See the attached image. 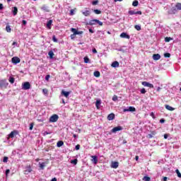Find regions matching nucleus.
Segmentation results:
<instances>
[{
	"label": "nucleus",
	"instance_id": "11",
	"mask_svg": "<svg viewBox=\"0 0 181 181\" xmlns=\"http://www.w3.org/2000/svg\"><path fill=\"white\" fill-rule=\"evenodd\" d=\"M32 172V168L30 165H28L25 168V170H24V175H29Z\"/></svg>",
	"mask_w": 181,
	"mask_h": 181
},
{
	"label": "nucleus",
	"instance_id": "52",
	"mask_svg": "<svg viewBox=\"0 0 181 181\" xmlns=\"http://www.w3.org/2000/svg\"><path fill=\"white\" fill-rule=\"evenodd\" d=\"M49 78H50V75H47L45 76V80H47V81H49Z\"/></svg>",
	"mask_w": 181,
	"mask_h": 181
},
{
	"label": "nucleus",
	"instance_id": "44",
	"mask_svg": "<svg viewBox=\"0 0 181 181\" xmlns=\"http://www.w3.org/2000/svg\"><path fill=\"white\" fill-rule=\"evenodd\" d=\"M98 0L93 1L92 2V5L95 6V5H98Z\"/></svg>",
	"mask_w": 181,
	"mask_h": 181
},
{
	"label": "nucleus",
	"instance_id": "58",
	"mask_svg": "<svg viewBox=\"0 0 181 181\" xmlns=\"http://www.w3.org/2000/svg\"><path fill=\"white\" fill-rule=\"evenodd\" d=\"M168 136H169V135L168 134H164V139H168Z\"/></svg>",
	"mask_w": 181,
	"mask_h": 181
},
{
	"label": "nucleus",
	"instance_id": "45",
	"mask_svg": "<svg viewBox=\"0 0 181 181\" xmlns=\"http://www.w3.org/2000/svg\"><path fill=\"white\" fill-rule=\"evenodd\" d=\"M164 57H170V53H165L164 54Z\"/></svg>",
	"mask_w": 181,
	"mask_h": 181
},
{
	"label": "nucleus",
	"instance_id": "5",
	"mask_svg": "<svg viewBox=\"0 0 181 181\" xmlns=\"http://www.w3.org/2000/svg\"><path fill=\"white\" fill-rule=\"evenodd\" d=\"M11 62L14 64H18V63H21V59H19L18 57H14L11 59Z\"/></svg>",
	"mask_w": 181,
	"mask_h": 181
},
{
	"label": "nucleus",
	"instance_id": "4",
	"mask_svg": "<svg viewBox=\"0 0 181 181\" xmlns=\"http://www.w3.org/2000/svg\"><path fill=\"white\" fill-rule=\"evenodd\" d=\"M22 89L23 90H29V89H30V83L25 82L24 83H23Z\"/></svg>",
	"mask_w": 181,
	"mask_h": 181
},
{
	"label": "nucleus",
	"instance_id": "47",
	"mask_svg": "<svg viewBox=\"0 0 181 181\" xmlns=\"http://www.w3.org/2000/svg\"><path fill=\"white\" fill-rule=\"evenodd\" d=\"M33 125H35V124L30 123V131H32V129H33Z\"/></svg>",
	"mask_w": 181,
	"mask_h": 181
},
{
	"label": "nucleus",
	"instance_id": "31",
	"mask_svg": "<svg viewBox=\"0 0 181 181\" xmlns=\"http://www.w3.org/2000/svg\"><path fill=\"white\" fill-rule=\"evenodd\" d=\"M8 81H9V83H11V84H13V83H15V78L10 77Z\"/></svg>",
	"mask_w": 181,
	"mask_h": 181
},
{
	"label": "nucleus",
	"instance_id": "59",
	"mask_svg": "<svg viewBox=\"0 0 181 181\" xmlns=\"http://www.w3.org/2000/svg\"><path fill=\"white\" fill-rule=\"evenodd\" d=\"M22 23H23V25H26L27 22H26V21L23 20Z\"/></svg>",
	"mask_w": 181,
	"mask_h": 181
},
{
	"label": "nucleus",
	"instance_id": "64",
	"mask_svg": "<svg viewBox=\"0 0 181 181\" xmlns=\"http://www.w3.org/2000/svg\"><path fill=\"white\" fill-rule=\"evenodd\" d=\"M139 156H136V157H135V160H139Z\"/></svg>",
	"mask_w": 181,
	"mask_h": 181
},
{
	"label": "nucleus",
	"instance_id": "38",
	"mask_svg": "<svg viewBox=\"0 0 181 181\" xmlns=\"http://www.w3.org/2000/svg\"><path fill=\"white\" fill-rule=\"evenodd\" d=\"M143 180H144V181H151V177H149L148 176H144L143 177Z\"/></svg>",
	"mask_w": 181,
	"mask_h": 181
},
{
	"label": "nucleus",
	"instance_id": "57",
	"mask_svg": "<svg viewBox=\"0 0 181 181\" xmlns=\"http://www.w3.org/2000/svg\"><path fill=\"white\" fill-rule=\"evenodd\" d=\"M4 9V4H0V10Z\"/></svg>",
	"mask_w": 181,
	"mask_h": 181
},
{
	"label": "nucleus",
	"instance_id": "36",
	"mask_svg": "<svg viewBox=\"0 0 181 181\" xmlns=\"http://www.w3.org/2000/svg\"><path fill=\"white\" fill-rule=\"evenodd\" d=\"M94 13H95L96 15H100L101 13V11L98 10V9H95L93 10Z\"/></svg>",
	"mask_w": 181,
	"mask_h": 181
},
{
	"label": "nucleus",
	"instance_id": "9",
	"mask_svg": "<svg viewBox=\"0 0 181 181\" xmlns=\"http://www.w3.org/2000/svg\"><path fill=\"white\" fill-rule=\"evenodd\" d=\"M120 37H122V39H131V36L127 34V33H122L120 34Z\"/></svg>",
	"mask_w": 181,
	"mask_h": 181
},
{
	"label": "nucleus",
	"instance_id": "46",
	"mask_svg": "<svg viewBox=\"0 0 181 181\" xmlns=\"http://www.w3.org/2000/svg\"><path fill=\"white\" fill-rule=\"evenodd\" d=\"M117 100H118V97L117 95H114L112 97V101H117Z\"/></svg>",
	"mask_w": 181,
	"mask_h": 181
},
{
	"label": "nucleus",
	"instance_id": "25",
	"mask_svg": "<svg viewBox=\"0 0 181 181\" xmlns=\"http://www.w3.org/2000/svg\"><path fill=\"white\" fill-rule=\"evenodd\" d=\"M13 14L14 16H16V15H18V7H13Z\"/></svg>",
	"mask_w": 181,
	"mask_h": 181
},
{
	"label": "nucleus",
	"instance_id": "51",
	"mask_svg": "<svg viewBox=\"0 0 181 181\" xmlns=\"http://www.w3.org/2000/svg\"><path fill=\"white\" fill-rule=\"evenodd\" d=\"M70 15H71V16H73V15H74V9H71Z\"/></svg>",
	"mask_w": 181,
	"mask_h": 181
},
{
	"label": "nucleus",
	"instance_id": "42",
	"mask_svg": "<svg viewBox=\"0 0 181 181\" xmlns=\"http://www.w3.org/2000/svg\"><path fill=\"white\" fill-rule=\"evenodd\" d=\"M42 93L44 94H48L49 90L47 88H44V89H42Z\"/></svg>",
	"mask_w": 181,
	"mask_h": 181
},
{
	"label": "nucleus",
	"instance_id": "37",
	"mask_svg": "<svg viewBox=\"0 0 181 181\" xmlns=\"http://www.w3.org/2000/svg\"><path fill=\"white\" fill-rule=\"evenodd\" d=\"M6 32H8V33H11V26L6 25Z\"/></svg>",
	"mask_w": 181,
	"mask_h": 181
},
{
	"label": "nucleus",
	"instance_id": "54",
	"mask_svg": "<svg viewBox=\"0 0 181 181\" xmlns=\"http://www.w3.org/2000/svg\"><path fill=\"white\" fill-rule=\"evenodd\" d=\"M76 35H83V31H77Z\"/></svg>",
	"mask_w": 181,
	"mask_h": 181
},
{
	"label": "nucleus",
	"instance_id": "43",
	"mask_svg": "<svg viewBox=\"0 0 181 181\" xmlns=\"http://www.w3.org/2000/svg\"><path fill=\"white\" fill-rule=\"evenodd\" d=\"M175 172H176V173L177 175V177H181V173H180V172L177 169L175 170Z\"/></svg>",
	"mask_w": 181,
	"mask_h": 181
},
{
	"label": "nucleus",
	"instance_id": "14",
	"mask_svg": "<svg viewBox=\"0 0 181 181\" xmlns=\"http://www.w3.org/2000/svg\"><path fill=\"white\" fill-rule=\"evenodd\" d=\"M62 95H64V97H66V98H69V96L70 95V92L65 91L64 90H62L61 92Z\"/></svg>",
	"mask_w": 181,
	"mask_h": 181
},
{
	"label": "nucleus",
	"instance_id": "12",
	"mask_svg": "<svg viewBox=\"0 0 181 181\" xmlns=\"http://www.w3.org/2000/svg\"><path fill=\"white\" fill-rule=\"evenodd\" d=\"M155 135H156V131H151V134H148V135L146 136V138H147L148 139H152V137H153V136H155Z\"/></svg>",
	"mask_w": 181,
	"mask_h": 181
},
{
	"label": "nucleus",
	"instance_id": "55",
	"mask_svg": "<svg viewBox=\"0 0 181 181\" xmlns=\"http://www.w3.org/2000/svg\"><path fill=\"white\" fill-rule=\"evenodd\" d=\"M49 132H44V136H46V135H49Z\"/></svg>",
	"mask_w": 181,
	"mask_h": 181
},
{
	"label": "nucleus",
	"instance_id": "62",
	"mask_svg": "<svg viewBox=\"0 0 181 181\" xmlns=\"http://www.w3.org/2000/svg\"><path fill=\"white\" fill-rule=\"evenodd\" d=\"M89 32L90 33H94V30H93V29L91 28L89 29Z\"/></svg>",
	"mask_w": 181,
	"mask_h": 181
},
{
	"label": "nucleus",
	"instance_id": "60",
	"mask_svg": "<svg viewBox=\"0 0 181 181\" xmlns=\"http://www.w3.org/2000/svg\"><path fill=\"white\" fill-rule=\"evenodd\" d=\"M93 53H94V54L97 53V49L95 48H94L93 49Z\"/></svg>",
	"mask_w": 181,
	"mask_h": 181
},
{
	"label": "nucleus",
	"instance_id": "17",
	"mask_svg": "<svg viewBox=\"0 0 181 181\" xmlns=\"http://www.w3.org/2000/svg\"><path fill=\"white\" fill-rule=\"evenodd\" d=\"M153 60H160V54H153Z\"/></svg>",
	"mask_w": 181,
	"mask_h": 181
},
{
	"label": "nucleus",
	"instance_id": "20",
	"mask_svg": "<svg viewBox=\"0 0 181 181\" xmlns=\"http://www.w3.org/2000/svg\"><path fill=\"white\" fill-rule=\"evenodd\" d=\"M97 110H100V105H101V100H97L95 103Z\"/></svg>",
	"mask_w": 181,
	"mask_h": 181
},
{
	"label": "nucleus",
	"instance_id": "13",
	"mask_svg": "<svg viewBox=\"0 0 181 181\" xmlns=\"http://www.w3.org/2000/svg\"><path fill=\"white\" fill-rule=\"evenodd\" d=\"M130 15H142V11H129Z\"/></svg>",
	"mask_w": 181,
	"mask_h": 181
},
{
	"label": "nucleus",
	"instance_id": "1",
	"mask_svg": "<svg viewBox=\"0 0 181 181\" xmlns=\"http://www.w3.org/2000/svg\"><path fill=\"white\" fill-rule=\"evenodd\" d=\"M97 23L98 25H99V26H103V22L97 19L90 20L88 23H87V25H89L90 26H93L94 25H97Z\"/></svg>",
	"mask_w": 181,
	"mask_h": 181
},
{
	"label": "nucleus",
	"instance_id": "2",
	"mask_svg": "<svg viewBox=\"0 0 181 181\" xmlns=\"http://www.w3.org/2000/svg\"><path fill=\"white\" fill-rule=\"evenodd\" d=\"M59 121V115H53L49 117V122H57Z\"/></svg>",
	"mask_w": 181,
	"mask_h": 181
},
{
	"label": "nucleus",
	"instance_id": "61",
	"mask_svg": "<svg viewBox=\"0 0 181 181\" xmlns=\"http://www.w3.org/2000/svg\"><path fill=\"white\" fill-rule=\"evenodd\" d=\"M151 117H152L153 118H155V114H153V112L151 113Z\"/></svg>",
	"mask_w": 181,
	"mask_h": 181
},
{
	"label": "nucleus",
	"instance_id": "26",
	"mask_svg": "<svg viewBox=\"0 0 181 181\" xmlns=\"http://www.w3.org/2000/svg\"><path fill=\"white\" fill-rule=\"evenodd\" d=\"M63 145H64V142H63V141H59L57 144L58 148H60V146H63Z\"/></svg>",
	"mask_w": 181,
	"mask_h": 181
},
{
	"label": "nucleus",
	"instance_id": "49",
	"mask_svg": "<svg viewBox=\"0 0 181 181\" xmlns=\"http://www.w3.org/2000/svg\"><path fill=\"white\" fill-rule=\"evenodd\" d=\"M10 172H11V170H10L9 169H7V170H6V177H8V175H9Z\"/></svg>",
	"mask_w": 181,
	"mask_h": 181
},
{
	"label": "nucleus",
	"instance_id": "50",
	"mask_svg": "<svg viewBox=\"0 0 181 181\" xmlns=\"http://www.w3.org/2000/svg\"><path fill=\"white\" fill-rule=\"evenodd\" d=\"M52 40H53V42H57V38H56V36L53 35Z\"/></svg>",
	"mask_w": 181,
	"mask_h": 181
},
{
	"label": "nucleus",
	"instance_id": "34",
	"mask_svg": "<svg viewBox=\"0 0 181 181\" xmlns=\"http://www.w3.org/2000/svg\"><path fill=\"white\" fill-rule=\"evenodd\" d=\"M84 60V63H90V58H88V57H85L83 58Z\"/></svg>",
	"mask_w": 181,
	"mask_h": 181
},
{
	"label": "nucleus",
	"instance_id": "27",
	"mask_svg": "<svg viewBox=\"0 0 181 181\" xmlns=\"http://www.w3.org/2000/svg\"><path fill=\"white\" fill-rule=\"evenodd\" d=\"M129 111L130 112H135L136 111V109L132 106L129 107Z\"/></svg>",
	"mask_w": 181,
	"mask_h": 181
},
{
	"label": "nucleus",
	"instance_id": "28",
	"mask_svg": "<svg viewBox=\"0 0 181 181\" xmlns=\"http://www.w3.org/2000/svg\"><path fill=\"white\" fill-rule=\"evenodd\" d=\"M93 75H94L95 77H100V76H101V74L100 73V71H95L93 73Z\"/></svg>",
	"mask_w": 181,
	"mask_h": 181
},
{
	"label": "nucleus",
	"instance_id": "35",
	"mask_svg": "<svg viewBox=\"0 0 181 181\" xmlns=\"http://www.w3.org/2000/svg\"><path fill=\"white\" fill-rule=\"evenodd\" d=\"M134 29H136V30H141V25H134Z\"/></svg>",
	"mask_w": 181,
	"mask_h": 181
},
{
	"label": "nucleus",
	"instance_id": "16",
	"mask_svg": "<svg viewBox=\"0 0 181 181\" xmlns=\"http://www.w3.org/2000/svg\"><path fill=\"white\" fill-rule=\"evenodd\" d=\"M42 11H43V12H50V9H49V7H47L46 5H43L41 7Z\"/></svg>",
	"mask_w": 181,
	"mask_h": 181
},
{
	"label": "nucleus",
	"instance_id": "18",
	"mask_svg": "<svg viewBox=\"0 0 181 181\" xmlns=\"http://www.w3.org/2000/svg\"><path fill=\"white\" fill-rule=\"evenodd\" d=\"M52 23H53V20H49L47 21V28H48V29H52Z\"/></svg>",
	"mask_w": 181,
	"mask_h": 181
},
{
	"label": "nucleus",
	"instance_id": "22",
	"mask_svg": "<svg viewBox=\"0 0 181 181\" xmlns=\"http://www.w3.org/2000/svg\"><path fill=\"white\" fill-rule=\"evenodd\" d=\"M112 67H119V63L117 61L112 62Z\"/></svg>",
	"mask_w": 181,
	"mask_h": 181
},
{
	"label": "nucleus",
	"instance_id": "24",
	"mask_svg": "<svg viewBox=\"0 0 181 181\" xmlns=\"http://www.w3.org/2000/svg\"><path fill=\"white\" fill-rule=\"evenodd\" d=\"M165 108L166 110H168V111H174L175 108H173V107H171L170 105H165Z\"/></svg>",
	"mask_w": 181,
	"mask_h": 181
},
{
	"label": "nucleus",
	"instance_id": "53",
	"mask_svg": "<svg viewBox=\"0 0 181 181\" xmlns=\"http://www.w3.org/2000/svg\"><path fill=\"white\" fill-rule=\"evenodd\" d=\"M75 148L76 151H78V149H80V144H77Z\"/></svg>",
	"mask_w": 181,
	"mask_h": 181
},
{
	"label": "nucleus",
	"instance_id": "32",
	"mask_svg": "<svg viewBox=\"0 0 181 181\" xmlns=\"http://www.w3.org/2000/svg\"><path fill=\"white\" fill-rule=\"evenodd\" d=\"M77 162H78V160H77V158L71 160V163H73V165H77Z\"/></svg>",
	"mask_w": 181,
	"mask_h": 181
},
{
	"label": "nucleus",
	"instance_id": "19",
	"mask_svg": "<svg viewBox=\"0 0 181 181\" xmlns=\"http://www.w3.org/2000/svg\"><path fill=\"white\" fill-rule=\"evenodd\" d=\"M82 13L84 16H90L91 12L88 10H86L85 11H83Z\"/></svg>",
	"mask_w": 181,
	"mask_h": 181
},
{
	"label": "nucleus",
	"instance_id": "10",
	"mask_svg": "<svg viewBox=\"0 0 181 181\" xmlns=\"http://www.w3.org/2000/svg\"><path fill=\"white\" fill-rule=\"evenodd\" d=\"M92 158V162L93 163H94L95 165H97V163H98V157L97 156H91L90 157Z\"/></svg>",
	"mask_w": 181,
	"mask_h": 181
},
{
	"label": "nucleus",
	"instance_id": "48",
	"mask_svg": "<svg viewBox=\"0 0 181 181\" xmlns=\"http://www.w3.org/2000/svg\"><path fill=\"white\" fill-rule=\"evenodd\" d=\"M146 93V90H145V88H142L141 90V94H145Z\"/></svg>",
	"mask_w": 181,
	"mask_h": 181
},
{
	"label": "nucleus",
	"instance_id": "30",
	"mask_svg": "<svg viewBox=\"0 0 181 181\" xmlns=\"http://www.w3.org/2000/svg\"><path fill=\"white\" fill-rule=\"evenodd\" d=\"M48 55L49 56L50 59H53V57L54 56V53L53 52V51H49L48 52Z\"/></svg>",
	"mask_w": 181,
	"mask_h": 181
},
{
	"label": "nucleus",
	"instance_id": "40",
	"mask_svg": "<svg viewBox=\"0 0 181 181\" xmlns=\"http://www.w3.org/2000/svg\"><path fill=\"white\" fill-rule=\"evenodd\" d=\"M71 31L73 32L74 35H77V30L76 28H71Z\"/></svg>",
	"mask_w": 181,
	"mask_h": 181
},
{
	"label": "nucleus",
	"instance_id": "41",
	"mask_svg": "<svg viewBox=\"0 0 181 181\" xmlns=\"http://www.w3.org/2000/svg\"><path fill=\"white\" fill-rule=\"evenodd\" d=\"M8 158L6 157V156L4 157V158H3V162H4V163H6L8 162Z\"/></svg>",
	"mask_w": 181,
	"mask_h": 181
},
{
	"label": "nucleus",
	"instance_id": "29",
	"mask_svg": "<svg viewBox=\"0 0 181 181\" xmlns=\"http://www.w3.org/2000/svg\"><path fill=\"white\" fill-rule=\"evenodd\" d=\"M175 7L177 8V11H181V3H177Z\"/></svg>",
	"mask_w": 181,
	"mask_h": 181
},
{
	"label": "nucleus",
	"instance_id": "15",
	"mask_svg": "<svg viewBox=\"0 0 181 181\" xmlns=\"http://www.w3.org/2000/svg\"><path fill=\"white\" fill-rule=\"evenodd\" d=\"M115 115L114 113H110L107 116L108 121H112V119H115Z\"/></svg>",
	"mask_w": 181,
	"mask_h": 181
},
{
	"label": "nucleus",
	"instance_id": "8",
	"mask_svg": "<svg viewBox=\"0 0 181 181\" xmlns=\"http://www.w3.org/2000/svg\"><path fill=\"white\" fill-rule=\"evenodd\" d=\"M18 134H19V132L14 130L8 134V138H14L15 135H18Z\"/></svg>",
	"mask_w": 181,
	"mask_h": 181
},
{
	"label": "nucleus",
	"instance_id": "7",
	"mask_svg": "<svg viewBox=\"0 0 181 181\" xmlns=\"http://www.w3.org/2000/svg\"><path fill=\"white\" fill-rule=\"evenodd\" d=\"M141 84L142 86H144V87H149V88H153V84L149 83L148 82L143 81Z\"/></svg>",
	"mask_w": 181,
	"mask_h": 181
},
{
	"label": "nucleus",
	"instance_id": "39",
	"mask_svg": "<svg viewBox=\"0 0 181 181\" xmlns=\"http://www.w3.org/2000/svg\"><path fill=\"white\" fill-rule=\"evenodd\" d=\"M139 4V2H138V1L135 0L133 1L132 3V6H138V4Z\"/></svg>",
	"mask_w": 181,
	"mask_h": 181
},
{
	"label": "nucleus",
	"instance_id": "56",
	"mask_svg": "<svg viewBox=\"0 0 181 181\" xmlns=\"http://www.w3.org/2000/svg\"><path fill=\"white\" fill-rule=\"evenodd\" d=\"M160 124H163L165 122V119H160Z\"/></svg>",
	"mask_w": 181,
	"mask_h": 181
},
{
	"label": "nucleus",
	"instance_id": "3",
	"mask_svg": "<svg viewBox=\"0 0 181 181\" xmlns=\"http://www.w3.org/2000/svg\"><path fill=\"white\" fill-rule=\"evenodd\" d=\"M8 87V83H6V80L4 79L0 81V88H6Z\"/></svg>",
	"mask_w": 181,
	"mask_h": 181
},
{
	"label": "nucleus",
	"instance_id": "6",
	"mask_svg": "<svg viewBox=\"0 0 181 181\" xmlns=\"http://www.w3.org/2000/svg\"><path fill=\"white\" fill-rule=\"evenodd\" d=\"M118 131H122V127L118 126V127H114L111 130V132H112L113 134H115V132H118Z\"/></svg>",
	"mask_w": 181,
	"mask_h": 181
},
{
	"label": "nucleus",
	"instance_id": "63",
	"mask_svg": "<svg viewBox=\"0 0 181 181\" xmlns=\"http://www.w3.org/2000/svg\"><path fill=\"white\" fill-rule=\"evenodd\" d=\"M163 181H167L168 180V177H163Z\"/></svg>",
	"mask_w": 181,
	"mask_h": 181
},
{
	"label": "nucleus",
	"instance_id": "21",
	"mask_svg": "<svg viewBox=\"0 0 181 181\" xmlns=\"http://www.w3.org/2000/svg\"><path fill=\"white\" fill-rule=\"evenodd\" d=\"M118 166H119L118 162H114L112 163V168L113 169H117V168H118Z\"/></svg>",
	"mask_w": 181,
	"mask_h": 181
},
{
	"label": "nucleus",
	"instance_id": "33",
	"mask_svg": "<svg viewBox=\"0 0 181 181\" xmlns=\"http://www.w3.org/2000/svg\"><path fill=\"white\" fill-rule=\"evenodd\" d=\"M170 40H173V38H172L170 37H166L165 38V42H169Z\"/></svg>",
	"mask_w": 181,
	"mask_h": 181
},
{
	"label": "nucleus",
	"instance_id": "23",
	"mask_svg": "<svg viewBox=\"0 0 181 181\" xmlns=\"http://www.w3.org/2000/svg\"><path fill=\"white\" fill-rule=\"evenodd\" d=\"M40 165V168L43 170V169H45V168L46 167V163H39Z\"/></svg>",
	"mask_w": 181,
	"mask_h": 181
}]
</instances>
